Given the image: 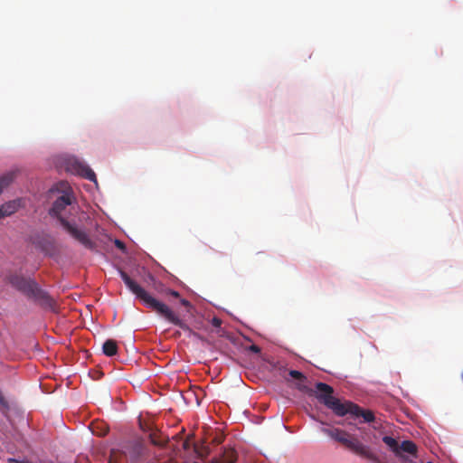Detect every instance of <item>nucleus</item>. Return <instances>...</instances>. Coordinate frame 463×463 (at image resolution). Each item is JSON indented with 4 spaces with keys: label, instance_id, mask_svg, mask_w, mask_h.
<instances>
[{
    "label": "nucleus",
    "instance_id": "16",
    "mask_svg": "<svg viewBox=\"0 0 463 463\" xmlns=\"http://www.w3.org/2000/svg\"><path fill=\"white\" fill-rule=\"evenodd\" d=\"M162 292H164L165 295H169V296H172L176 298H180L179 292L170 289V288H165V290H162Z\"/></svg>",
    "mask_w": 463,
    "mask_h": 463
},
{
    "label": "nucleus",
    "instance_id": "25",
    "mask_svg": "<svg viewBox=\"0 0 463 463\" xmlns=\"http://www.w3.org/2000/svg\"><path fill=\"white\" fill-rule=\"evenodd\" d=\"M188 446H189V445H188V440H185V441L184 442V449H187V448H188Z\"/></svg>",
    "mask_w": 463,
    "mask_h": 463
},
{
    "label": "nucleus",
    "instance_id": "12",
    "mask_svg": "<svg viewBox=\"0 0 463 463\" xmlns=\"http://www.w3.org/2000/svg\"><path fill=\"white\" fill-rule=\"evenodd\" d=\"M383 441L390 448L392 449L394 452L398 453V449H399V444L397 442V440L392 438V437H390V436H384L383 438Z\"/></svg>",
    "mask_w": 463,
    "mask_h": 463
},
{
    "label": "nucleus",
    "instance_id": "10",
    "mask_svg": "<svg viewBox=\"0 0 463 463\" xmlns=\"http://www.w3.org/2000/svg\"><path fill=\"white\" fill-rule=\"evenodd\" d=\"M14 172H8L0 176V194L5 188L9 186L14 182Z\"/></svg>",
    "mask_w": 463,
    "mask_h": 463
},
{
    "label": "nucleus",
    "instance_id": "11",
    "mask_svg": "<svg viewBox=\"0 0 463 463\" xmlns=\"http://www.w3.org/2000/svg\"><path fill=\"white\" fill-rule=\"evenodd\" d=\"M399 449L411 455H416L417 452V446L415 445L414 442L411 440L402 441V444L399 446Z\"/></svg>",
    "mask_w": 463,
    "mask_h": 463
},
{
    "label": "nucleus",
    "instance_id": "23",
    "mask_svg": "<svg viewBox=\"0 0 463 463\" xmlns=\"http://www.w3.org/2000/svg\"><path fill=\"white\" fill-rule=\"evenodd\" d=\"M9 463H28V462L20 461V460H17V459H14V458H10L9 459Z\"/></svg>",
    "mask_w": 463,
    "mask_h": 463
},
{
    "label": "nucleus",
    "instance_id": "9",
    "mask_svg": "<svg viewBox=\"0 0 463 463\" xmlns=\"http://www.w3.org/2000/svg\"><path fill=\"white\" fill-rule=\"evenodd\" d=\"M118 350L117 342L113 339H108L105 341L102 346L103 354L107 356H114L117 354Z\"/></svg>",
    "mask_w": 463,
    "mask_h": 463
},
{
    "label": "nucleus",
    "instance_id": "14",
    "mask_svg": "<svg viewBox=\"0 0 463 463\" xmlns=\"http://www.w3.org/2000/svg\"><path fill=\"white\" fill-rule=\"evenodd\" d=\"M289 375L296 380H299V381L307 380V377L301 372L297 371V370H290Z\"/></svg>",
    "mask_w": 463,
    "mask_h": 463
},
{
    "label": "nucleus",
    "instance_id": "8",
    "mask_svg": "<svg viewBox=\"0 0 463 463\" xmlns=\"http://www.w3.org/2000/svg\"><path fill=\"white\" fill-rule=\"evenodd\" d=\"M1 207L4 210V213L5 214V216H10L19 210V208L21 207V200L16 199L6 202L3 203Z\"/></svg>",
    "mask_w": 463,
    "mask_h": 463
},
{
    "label": "nucleus",
    "instance_id": "5",
    "mask_svg": "<svg viewBox=\"0 0 463 463\" xmlns=\"http://www.w3.org/2000/svg\"><path fill=\"white\" fill-rule=\"evenodd\" d=\"M8 282L28 298L40 303L42 306H52L53 300L45 291L39 288L34 280L26 279L21 275L12 274L8 277Z\"/></svg>",
    "mask_w": 463,
    "mask_h": 463
},
{
    "label": "nucleus",
    "instance_id": "17",
    "mask_svg": "<svg viewBox=\"0 0 463 463\" xmlns=\"http://www.w3.org/2000/svg\"><path fill=\"white\" fill-rule=\"evenodd\" d=\"M297 388L303 392H307L308 394H313V391L309 389L307 385L298 383Z\"/></svg>",
    "mask_w": 463,
    "mask_h": 463
},
{
    "label": "nucleus",
    "instance_id": "1",
    "mask_svg": "<svg viewBox=\"0 0 463 463\" xmlns=\"http://www.w3.org/2000/svg\"><path fill=\"white\" fill-rule=\"evenodd\" d=\"M74 200L75 198L71 193H63L53 202L52 208L49 210V214L57 218L63 230L84 248L95 250L96 243L89 237L85 230L79 228L75 222H71L68 220V213L72 209Z\"/></svg>",
    "mask_w": 463,
    "mask_h": 463
},
{
    "label": "nucleus",
    "instance_id": "13",
    "mask_svg": "<svg viewBox=\"0 0 463 463\" xmlns=\"http://www.w3.org/2000/svg\"><path fill=\"white\" fill-rule=\"evenodd\" d=\"M0 410L3 412H7L10 410V405L8 401L4 396L2 391L0 390Z\"/></svg>",
    "mask_w": 463,
    "mask_h": 463
},
{
    "label": "nucleus",
    "instance_id": "21",
    "mask_svg": "<svg viewBox=\"0 0 463 463\" xmlns=\"http://www.w3.org/2000/svg\"><path fill=\"white\" fill-rule=\"evenodd\" d=\"M151 439V442L154 444V445H156V446H163V443L159 440H157L156 439L153 438L152 436L150 437Z\"/></svg>",
    "mask_w": 463,
    "mask_h": 463
},
{
    "label": "nucleus",
    "instance_id": "20",
    "mask_svg": "<svg viewBox=\"0 0 463 463\" xmlns=\"http://www.w3.org/2000/svg\"><path fill=\"white\" fill-rule=\"evenodd\" d=\"M250 350L251 352L255 353V354H259V353H260V348L258 345H250Z\"/></svg>",
    "mask_w": 463,
    "mask_h": 463
},
{
    "label": "nucleus",
    "instance_id": "22",
    "mask_svg": "<svg viewBox=\"0 0 463 463\" xmlns=\"http://www.w3.org/2000/svg\"><path fill=\"white\" fill-rule=\"evenodd\" d=\"M180 302H181V304H182L183 306H184V307H188V306H190V302H189L188 300L184 299V298H182V299L180 300Z\"/></svg>",
    "mask_w": 463,
    "mask_h": 463
},
{
    "label": "nucleus",
    "instance_id": "2",
    "mask_svg": "<svg viewBox=\"0 0 463 463\" xmlns=\"http://www.w3.org/2000/svg\"><path fill=\"white\" fill-rule=\"evenodd\" d=\"M317 399L326 408L330 409L336 416L343 417L347 413L354 417H362L364 422H373L375 420L374 413L370 410H364L359 405L345 401L342 402L338 398L334 397V389L325 383H317Z\"/></svg>",
    "mask_w": 463,
    "mask_h": 463
},
{
    "label": "nucleus",
    "instance_id": "6",
    "mask_svg": "<svg viewBox=\"0 0 463 463\" xmlns=\"http://www.w3.org/2000/svg\"><path fill=\"white\" fill-rule=\"evenodd\" d=\"M69 169L73 173L77 174L85 179L90 181L96 182V175L95 173L86 165L78 161L71 160L69 162Z\"/></svg>",
    "mask_w": 463,
    "mask_h": 463
},
{
    "label": "nucleus",
    "instance_id": "19",
    "mask_svg": "<svg viewBox=\"0 0 463 463\" xmlns=\"http://www.w3.org/2000/svg\"><path fill=\"white\" fill-rule=\"evenodd\" d=\"M212 325L214 326V327H220L222 326V320L218 317H213L212 319Z\"/></svg>",
    "mask_w": 463,
    "mask_h": 463
},
{
    "label": "nucleus",
    "instance_id": "26",
    "mask_svg": "<svg viewBox=\"0 0 463 463\" xmlns=\"http://www.w3.org/2000/svg\"><path fill=\"white\" fill-rule=\"evenodd\" d=\"M427 463H433V462H427Z\"/></svg>",
    "mask_w": 463,
    "mask_h": 463
},
{
    "label": "nucleus",
    "instance_id": "7",
    "mask_svg": "<svg viewBox=\"0 0 463 463\" xmlns=\"http://www.w3.org/2000/svg\"><path fill=\"white\" fill-rule=\"evenodd\" d=\"M236 460V452L232 449H223L218 458H213V463H234Z\"/></svg>",
    "mask_w": 463,
    "mask_h": 463
},
{
    "label": "nucleus",
    "instance_id": "3",
    "mask_svg": "<svg viewBox=\"0 0 463 463\" xmlns=\"http://www.w3.org/2000/svg\"><path fill=\"white\" fill-rule=\"evenodd\" d=\"M119 275L127 288L138 298L142 303L151 310L158 313L172 324L182 329H186L185 323L178 317L165 304L153 298L146 290L133 280L127 272L119 269Z\"/></svg>",
    "mask_w": 463,
    "mask_h": 463
},
{
    "label": "nucleus",
    "instance_id": "15",
    "mask_svg": "<svg viewBox=\"0 0 463 463\" xmlns=\"http://www.w3.org/2000/svg\"><path fill=\"white\" fill-rule=\"evenodd\" d=\"M195 450L202 458H205L210 454V450L207 447H203L201 449H195Z\"/></svg>",
    "mask_w": 463,
    "mask_h": 463
},
{
    "label": "nucleus",
    "instance_id": "4",
    "mask_svg": "<svg viewBox=\"0 0 463 463\" xmlns=\"http://www.w3.org/2000/svg\"><path fill=\"white\" fill-rule=\"evenodd\" d=\"M321 431L331 439L342 444L351 452L375 463H380L377 456L371 450L370 447L362 443L357 437L350 434L346 430L332 427L322 428Z\"/></svg>",
    "mask_w": 463,
    "mask_h": 463
},
{
    "label": "nucleus",
    "instance_id": "24",
    "mask_svg": "<svg viewBox=\"0 0 463 463\" xmlns=\"http://www.w3.org/2000/svg\"><path fill=\"white\" fill-rule=\"evenodd\" d=\"M222 438H215V439H214V442H215L216 444H220V443H222Z\"/></svg>",
    "mask_w": 463,
    "mask_h": 463
},
{
    "label": "nucleus",
    "instance_id": "18",
    "mask_svg": "<svg viewBox=\"0 0 463 463\" xmlns=\"http://www.w3.org/2000/svg\"><path fill=\"white\" fill-rule=\"evenodd\" d=\"M115 245L118 249H119L121 250H125V249H126L124 242L119 240H115Z\"/></svg>",
    "mask_w": 463,
    "mask_h": 463
}]
</instances>
